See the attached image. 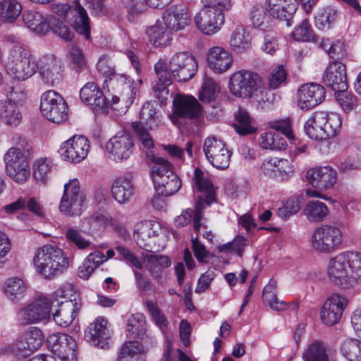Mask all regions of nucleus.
<instances>
[{
  "mask_svg": "<svg viewBox=\"0 0 361 361\" xmlns=\"http://www.w3.org/2000/svg\"><path fill=\"white\" fill-rule=\"evenodd\" d=\"M348 304V298L340 293H334L325 300L320 312L322 322L327 326L337 324Z\"/></svg>",
  "mask_w": 361,
  "mask_h": 361,
  "instance_id": "412c9836",
  "label": "nucleus"
},
{
  "mask_svg": "<svg viewBox=\"0 0 361 361\" xmlns=\"http://www.w3.org/2000/svg\"><path fill=\"white\" fill-rule=\"evenodd\" d=\"M293 39L299 42H309L314 39L313 30L308 20H303L292 33Z\"/></svg>",
  "mask_w": 361,
  "mask_h": 361,
  "instance_id": "052dcab7",
  "label": "nucleus"
},
{
  "mask_svg": "<svg viewBox=\"0 0 361 361\" xmlns=\"http://www.w3.org/2000/svg\"><path fill=\"white\" fill-rule=\"evenodd\" d=\"M22 5L17 0H2L0 1V21L13 23L22 12Z\"/></svg>",
  "mask_w": 361,
  "mask_h": 361,
  "instance_id": "c03bdc74",
  "label": "nucleus"
},
{
  "mask_svg": "<svg viewBox=\"0 0 361 361\" xmlns=\"http://www.w3.org/2000/svg\"><path fill=\"white\" fill-rule=\"evenodd\" d=\"M252 38L244 25H236L231 30L228 45L231 50L237 54H242L247 52L251 48Z\"/></svg>",
  "mask_w": 361,
  "mask_h": 361,
  "instance_id": "c9c22d12",
  "label": "nucleus"
},
{
  "mask_svg": "<svg viewBox=\"0 0 361 361\" xmlns=\"http://www.w3.org/2000/svg\"><path fill=\"white\" fill-rule=\"evenodd\" d=\"M192 182L195 189L204 193L198 197L195 214V230L200 233L201 228H205L204 224L202 223L203 211L215 201V192L209 176L198 168L195 169Z\"/></svg>",
  "mask_w": 361,
  "mask_h": 361,
  "instance_id": "1a4fd4ad",
  "label": "nucleus"
},
{
  "mask_svg": "<svg viewBox=\"0 0 361 361\" xmlns=\"http://www.w3.org/2000/svg\"><path fill=\"white\" fill-rule=\"evenodd\" d=\"M146 306H147V310L149 312L150 314L152 315L153 320L155 322L156 325L161 331H164V329L168 325V321H167L166 317L164 315V314H162L161 312L157 303H155L151 300H147L146 302Z\"/></svg>",
  "mask_w": 361,
  "mask_h": 361,
  "instance_id": "0e129e2a",
  "label": "nucleus"
},
{
  "mask_svg": "<svg viewBox=\"0 0 361 361\" xmlns=\"http://www.w3.org/2000/svg\"><path fill=\"white\" fill-rule=\"evenodd\" d=\"M65 236L67 241L74 244L80 250L85 249L91 245V242L85 239L79 230L73 227L66 228Z\"/></svg>",
  "mask_w": 361,
  "mask_h": 361,
  "instance_id": "680f3d73",
  "label": "nucleus"
},
{
  "mask_svg": "<svg viewBox=\"0 0 361 361\" xmlns=\"http://www.w3.org/2000/svg\"><path fill=\"white\" fill-rule=\"evenodd\" d=\"M140 119L151 129L157 128L161 122L159 111L150 102H146L143 104L140 111Z\"/></svg>",
  "mask_w": 361,
  "mask_h": 361,
  "instance_id": "603ef678",
  "label": "nucleus"
},
{
  "mask_svg": "<svg viewBox=\"0 0 361 361\" xmlns=\"http://www.w3.org/2000/svg\"><path fill=\"white\" fill-rule=\"evenodd\" d=\"M306 178L313 187L326 190L336 183V171L329 166L312 168L307 170Z\"/></svg>",
  "mask_w": 361,
  "mask_h": 361,
  "instance_id": "7c9ffc66",
  "label": "nucleus"
},
{
  "mask_svg": "<svg viewBox=\"0 0 361 361\" xmlns=\"http://www.w3.org/2000/svg\"><path fill=\"white\" fill-rule=\"evenodd\" d=\"M145 355L142 345L136 341L125 343L120 351L118 358H127L128 357H142Z\"/></svg>",
  "mask_w": 361,
  "mask_h": 361,
  "instance_id": "bf43d9fd",
  "label": "nucleus"
},
{
  "mask_svg": "<svg viewBox=\"0 0 361 361\" xmlns=\"http://www.w3.org/2000/svg\"><path fill=\"white\" fill-rule=\"evenodd\" d=\"M0 118L5 125L17 127L22 121L23 115L13 101L7 100L0 103Z\"/></svg>",
  "mask_w": 361,
  "mask_h": 361,
  "instance_id": "79ce46f5",
  "label": "nucleus"
},
{
  "mask_svg": "<svg viewBox=\"0 0 361 361\" xmlns=\"http://www.w3.org/2000/svg\"><path fill=\"white\" fill-rule=\"evenodd\" d=\"M173 111L170 118L173 123H177L179 118H199L202 113V106L192 95L177 94L173 98Z\"/></svg>",
  "mask_w": 361,
  "mask_h": 361,
  "instance_id": "f3484780",
  "label": "nucleus"
},
{
  "mask_svg": "<svg viewBox=\"0 0 361 361\" xmlns=\"http://www.w3.org/2000/svg\"><path fill=\"white\" fill-rule=\"evenodd\" d=\"M43 340L42 331L32 326L21 334L12 345L11 350L18 357H27L39 348Z\"/></svg>",
  "mask_w": 361,
  "mask_h": 361,
  "instance_id": "dca6fc26",
  "label": "nucleus"
},
{
  "mask_svg": "<svg viewBox=\"0 0 361 361\" xmlns=\"http://www.w3.org/2000/svg\"><path fill=\"white\" fill-rule=\"evenodd\" d=\"M55 168L56 166L51 158L39 157L32 164L33 176L37 181L45 183Z\"/></svg>",
  "mask_w": 361,
  "mask_h": 361,
  "instance_id": "37998d69",
  "label": "nucleus"
},
{
  "mask_svg": "<svg viewBox=\"0 0 361 361\" xmlns=\"http://www.w3.org/2000/svg\"><path fill=\"white\" fill-rule=\"evenodd\" d=\"M235 119L234 128L238 134L245 135L256 132L257 128L247 111L240 109L235 114Z\"/></svg>",
  "mask_w": 361,
  "mask_h": 361,
  "instance_id": "09e8293b",
  "label": "nucleus"
},
{
  "mask_svg": "<svg viewBox=\"0 0 361 361\" xmlns=\"http://www.w3.org/2000/svg\"><path fill=\"white\" fill-rule=\"evenodd\" d=\"M269 126L278 132H281L290 140H294L295 137L292 132L290 121L288 119L276 120L269 123Z\"/></svg>",
  "mask_w": 361,
  "mask_h": 361,
  "instance_id": "774afa93",
  "label": "nucleus"
},
{
  "mask_svg": "<svg viewBox=\"0 0 361 361\" xmlns=\"http://www.w3.org/2000/svg\"><path fill=\"white\" fill-rule=\"evenodd\" d=\"M63 193L59 205V211L66 216H75L82 214L85 198L80 192L79 180H70L64 184Z\"/></svg>",
  "mask_w": 361,
  "mask_h": 361,
  "instance_id": "f8f14e48",
  "label": "nucleus"
},
{
  "mask_svg": "<svg viewBox=\"0 0 361 361\" xmlns=\"http://www.w3.org/2000/svg\"><path fill=\"white\" fill-rule=\"evenodd\" d=\"M231 54L221 47L209 49L207 54V64L214 73H223L228 71L233 65Z\"/></svg>",
  "mask_w": 361,
  "mask_h": 361,
  "instance_id": "2f4dec72",
  "label": "nucleus"
},
{
  "mask_svg": "<svg viewBox=\"0 0 361 361\" xmlns=\"http://www.w3.org/2000/svg\"><path fill=\"white\" fill-rule=\"evenodd\" d=\"M343 243V233L339 227L323 224L313 231L310 244L316 252L329 254L338 250Z\"/></svg>",
  "mask_w": 361,
  "mask_h": 361,
  "instance_id": "9d476101",
  "label": "nucleus"
},
{
  "mask_svg": "<svg viewBox=\"0 0 361 361\" xmlns=\"http://www.w3.org/2000/svg\"><path fill=\"white\" fill-rule=\"evenodd\" d=\"M23 19L27 28L37 35H43L49 30L48 20L38 11H25L23 13Z\"/></svg>",
  "mask_w": 361,
  "mask_h": 361,
  "instance_id": "ea45409f",
  "label": "nucleus"
},
{
  "mask_svg": "<svg viewBox=\"0 0 361 361\" xmlns=\"http://www.w3.org/2000/svg\"><path fill=\"white\" fill-rule=\"evenodd\" d=\"M334 96L338 104L345 113L350 112L357 106V97L347 90L336 91Z\"/></svg>",
  "mask_w": 361,
  "mask_h": 361,
  "instance_id": "13d9d810",
  "label": "nucleus"
},
{
  "mask_svg": "<svg viewBox=\"0 0 361 361\" xmlns=\"http://www.w3.org/2000/svg\"><path fill=\"white\" fill-rule=\"evenodd\" d=\"M132 127L140 147L149 150L146 153V157L152 163L150 174L156 191L164 197L174 195L180 189L182 182L173 171L171 164L150 150L154 146V140L143 124L133 123Z\"/></svg>",
  "mask_w": 361,
  "mask_h": 361,
  "instance_id": "f257e3e1",
  "label": "nucleus"
},
{
  "mask_svg": "<svg viewBox=\"0 0 361 361\" xmlns=\"http://www.w3.org/2000/svg\"><path fill=\"white\" fill-rule=\"evenodd\" d=\"M51 295L39 297L18 312V322L22 325L47 322L51 317Z\"/></svg>",
  "mask_w": 361,
  "mask_h": 361,
  "instance_id": "9b49d317",
  "label": "nucleus"
},
{
  "mask_svg": "<svg viewBox=\"0 0 361 361\" xmlns=\"http://www.w3.org/2000/svg\"><path fill=\"white\" fill-rule=\"evenodd\" d=\"M261 170L265 176L279 180H288L294 173L293 166L288 159L278 157L266 159Z\"/></svg>",
  "mask_w": 361,
  "mask_h": 361,
  "instance_id": "393cba45",
  "label": "nucleus"
},
{
  "mask_svg": "<svg viewBox=\"0 0 361 361\" xmlns=\"http://www.w3.org/2000/svg\"><path fill=\"white\" fill-rule=\"evenodd\" d=\"M259 146L264 149L283 150L287 147L286 140L279 133L264 132L258 139Z\"/></svg>",
  "mask_w": 361,
  "mask_h": 361,
  "instance_id": "a18cd8bd",
  "label": "nucleus"
},
{
  "mask_svg": "<svg viewBox=\"0 0 361 361\" xmlns=\"http://www.w3.org/2000/svg\"><path fill=\"white\" fill-rule=\"evenodd\" d=\"M40 110L50 121L61 123L68 118V106L64 99L56 91L48 90L41 96Z\"/></svg>",
  "mask_w": 361,
  "mask_h": 361,
  "instance_id": "ddd939ff",
  "label": "nucleus"
},
{
  "mask_svg": "<svg viewBox=\"0 0 361 361\" xmlns=\"http://www.w3.org/2000/svg\"><path fill=\"white\" fill-rule=\"evenodd\" d=\"M90 142L83 135H73L63 142L59 150L61 159L70 163L84 160L90 151Z\"/></svg>",
  "mask_w": 361,
  "mask_h": 361,
  "instance_id": "6ab92c4d",
  "label": "nucleus"
},
{
  "mask_svg": "<svg viewBox=\"0 0 361 361\" xmlns=\"http://www.w3.org/2000/svg\"><path fill=\"white\" fill-rule=\"evenodd\" d=\"M145 259L146 269L155 279L163 278L165 269L171 264L170 258L162 255H148Z\"/></svg>",
  "mask_w": 361,
  "mask_h": 361,
  "instance_id": "a19ab883",
  "label": "nucleus"
},
{
  "mask_svg": "<svg viewBox=\"0 0 361 361\" xmlns=\"http://www.w3.org/2000/svg\"><path fill=\"white\" fill-rule=\"evenodd\" d=\"M7 175L15 182L25 183L30 176L28 157L6 153L4 156Z\"/></svg>",
  "mask_w": 361,
  "mask_h": 361,
  "instance_id": "5701e85b",
  "label": "nucleus"
},
{
  "mask_svg": "<svg viewBox=\"0 0 361 361\" xmlns=\"http://www.w3.org/2000/svg\"><path fill=\"white\" fill-rule=\"evenodd\" d=\"M67 59L73 69L79 71L85 66V60L82 50L76 45L69 47Z\"/></svg>",
  "mask_w": 361,
  "mask_h": 361,
  "instance_id": "e2e57ef3",
  "label": "nucleus"
},
{
  "mask_svg": "<svg viewBox=\"0 0 361 361\" xmlns=\"http://www.w3.org/2000/svg\"><path fill=\"white\" fill-rule=\"evenodd\" d=\"M80 99L94 111L104 113L108 109L109 102L102 90L93 82L86 83L80 90Z\"/></svg>",
  "mask_w": 361,
  "mask_h": 361,
  "instance_id": "a878e982",
  "label": "nucleus"
},
{
  "mask_svg": "<svg viewBox=\"0 0 361 361\" xmlns=\"http://www.w3.org/2000/svg\"><path fill=\"white\" fill-rule=\"evenodd\" d=\"M195 23L202 33L212 35L218 32L225 21V16L215 8L207 6L204 4L202 9L194 18Z\"/></svg>",
  "mask_w": 361,
  "mask_h": 361,
  "instance_id": "aec40b11",
  "label": "nucleus"
},
{
  "mask_svg": "<svg viewBox=\"0 0 361 361\" xmlns=\"http://www.w3.org/2000/svg\"><path fill=\"white\" fill-rule=\"evenodd\" d=\"M51 308V314L57 325L68 327L73 323L80 305L76 301L72 285H63L53 293Z\"/></svg>",
  "mask_w": 361,
  "mask_h": 361,
  "instance_id": "39448f33",
  "label": "nucleus"
},
{
  "mask_svg": "<svg viewBox=\"0 0 361 361\" xmlns=\"http://www.w3.org/2000/svg\"><path fill=\"white\" fill-rule=\"evenodd\" d=\"M323 82L334 92L348 89L345 66L340 61H332L326 68Z\"/></svg>",
  "mask_w": 361,
  "mask_h": 361,
  "instance_id": "c85d7f7f",
  "label": "nucleus"
},
{
  "mask_svg": "<svg viewBox=\"0 0 361 361\" xmlns=\"http://www.w3.org/2000/svg\"><path fill=\"white\" fill-rule=\"evenodd\" d=\"M302 357L305 361H329V357L323 344L318 341L308 345Z\"/></svg>",
  "mask_w": 361,
  "mask_h": 361,
  "instance_id": "6e6d98bb",
  "label": "nucleus"
},
{
  "mask_svg": "<svg viewBox=\"0 0 361 361\" xmlns=\"http://www.w3.org/2000/svg\"><path fill=\"white\" fill-rule=\"evenodd\" d=\"M203 152L207 161L219 169H227L232 152L225 143L214 136L207 137L204 142Z\"/></svg>",
  "mask_w": 361,
  "mask_h": 361,
  "instance_id": "2eb2a0df",
  "label": "nucleus"
},
{
  "mask_svg": "<svg viewBox=\"0 0 361 361\" xmlns=\"http://www.w3.org/2000/svg\"><path fill=\"white\" fill-rule=\"evenodd\" d=\"M51 8L54 13L69 23L78 34L90 39L89 18L85 9L77 1L72 6L66 3L53 4Z\"/></svg>",
  "mask_w": 361,
  "mask_h": 361,
  "instance_id": "6e6552de",
  "label": "nucleus"
},
{
  "mask_svg": "<svg viewBox=\"0 0 361 361\" xmlns=\"http://www.w3.org/2000/svg\"><path fill=\"white\" fill-rule=\"evenodd\" d=\"M161 18L171 31L184 30L190 23L188 11L184 6H175L166 9Z\"/></svg>",
  "mask_w": 361,
  "mask_h": 361,
  "instance_id": "f704fd0d",
  "label": "nucleus"
},
{
  "mask_svg": "<svg viewBox=\"0 0 361 361\" xmlns=\"http://www.w3.org/2000/svg\"><path fill=\"white\" fill-rule=\"evenodd\" d=\"M0 59L8 75L19 81L31 78L39 68L30 51L20 44L13 35H6L0 40Z\"/></svg>",
  "mask_w": 361,
  "mask_h": 361,
  "instance_id": "f03ea898",
  "label": "nucleus"
},
{
  "mask_svg": "<svg viewBox=\"0 0 361 361\" xmlns=\"http://www.w3.org/2000/svg\"><path fill=\"white\" fill-rule=\"evenodd\" d=\"M324 87L315 83L302 85L298 93V103L301 109L307 110L322 102L325 98Z\"/></svg>",
  "mask_w": 361,
  "mask_h": 361,
  "instance_id": "bb28decb",
  "label": "nucleus"
},
{
  "mask_svg": "<svg viewBox=\"0 0 361 361\" xmlns=\"http://www.w3.org/2000/svg\"><path fill=\"white\" fill-rule=\"evenodd\" d=\"M51 352L62 361H75L77 343L66 334H53L47 338Z\"/></svg>",
  "mask_w": 361,
  "mask_h": 361,
  "instance_id": "4be33fe9",
  "label": "nucleus"
},
{
  "mask_svg": "<svg viewBox=\"0 0 361 361\" xmlns=\"http://www.w3.org/2000/svg\"><path fill=\"white\" fill-rule=\"evenodd\" d=\"M340 349L343 356L348 361H361V339H346Z\"/></svg>",
  "mask_w": 361,
  "mask_h": 361,
  "instance_id": "3c124183",
  "label": "nucleus"
},
{
  "mask_svg": "<svg viewBox=\"0 0 361 361\" xmlns=\"http://www.w3.org/2000/svg\"><path fill=\"white\" fill-rule=\"evenodd\" d=\"M229 89L233 95L240 98H250L264 92L261 76L245 70L236 71L231 75Z\"/></svg>",
  "mask_w": 361,
  "mask_h": 361,
  "instance_id": "0eeeda50",
  "label": "nucleus"
},
{
  "mask_svg": "<svg viewBox=\"0 0 361 361\" xmlns=\"http://www.w3.org/2000/svg\"><path fill=\"white\" fill-rule=\"evenodd\" d=\"M127 331L133 337H140L146 332V321L143 314H132L127 319Z\"/></svg>",
  "mask_w": 361,
  "mask_h": 361,
  "instance_id": "864d4df0",
  "label": "nucleus"
},
{
  "mask_svg": "<svg viewBox=\"0 0 361 361\" xmlns=\"http://www.w3.org/2000/svg\"><path fill=\"white\" fill-rule=\"evenodd\" d=\"M137 92L136 88H130V86H128L126 94H129V96L123 95L121 100L118 96H112L111 102H108V108L111 107L118 114L126 113L127 109L133 103Z\"/></svg>",
  "mask_w": 361,
  "mask_h": 361,
  "instance_id": "de8ad7c7",
  "label": "nucleus"
},
{
  "mask_svg": "<svg viewBox=\"0 0 361 361\" xmlns=\"http://www.w3.org/2000/svg\"><path fill=\"white\" fill-rule=\"evenodd\" d=\"M154 71L159 82L153 85V90L155 97L161 102H164L167 99L169 94L168 86L172 82L170 72L167 69V63L165 61L159 60L154 65Z\"/></svg>",
  "mask_w": 361,
  "mask_h": 361,
  "instance_id": "e433bc0d",
  "label": "nucleus"
},
{
  "mask_svg": "<svg viewBox=\"0 0 361 361\" xmlns=\"http://www.w3.org/2000/svg\"><path fill=\"white\" fill-rule=\"evenodd\" d=\"M171 32L162 18L158 19L147 30L150 42L156 47L166 46L171 39Z\"/></svg>",
  "mask_w": 361,
  "mask_h": 361,
  "instance_id": "58836bf2",
  "label": "nucleus"
},
{
  "mask_svg": "<svg viewBox=\"0 0 361 361\" xmlns=\"http://www.w3.org/2000/svg\"><path fill=\"white\" fill-rule=\"evenodd\" d=\"M115 250L124 261L128 262L137 269H141L142 268V264L140 259L127 247L124 245H117Z\"/></svg>",
  "mask_w": 361,
  "mask_h": 361,
  "instance_id": "338daca9",
  "label": "nucleus"
},
{
  "mask_svg": "<svg viewBox=\"0 0 361 361\" xmlns=\"http://www.w3.org/2000/svg\"><path fill=\"white\" fill-rule=\"evenodd\" d=\"M11 142L12 146L7 150L6 153H13L28 157L30 154L32 147L25 137L18 134L12 136Z\"/></svg>",
  "mask_w": 361,
  "mask_h": 361,
  "instance_id": "5fc2aeb1",
  "label": "nucleus"
},
{
  "mask_svg": "<svg viewBox=\"0 0 361 361\" xmlns=\"http://www.w3.org/2000/svg\"><path fill=\"white\" fill-rule=\"evenodd\" d=\"M27 287V283L23 279L11 277L4 282V293L11 302L16 304L25 298Z\"/></svg>",
  "mask_w": 361,
  "mask_h": 361,
  "instance_id": "4c0bfd02",
  "label": "nucleus"
},
{
  "mask_svg": "<svg viewBox=\"0 0 361 361\" xmlns=\"http://www.w3.org/2000/svg\"><path fill=\"white\" fill-rule=\"evenodd\" d=\"M328 278L336 286L350 289L361 283V252H343L330 259Z\"/></svg>",
  "mask_w": 361,
  "mask_h": 361,
  "instance_id": "7ed1b4c3",
  "label": "nucleus"
},
{
  "mask_svg": "<svg viewBox=\"0 0 361 361\" xmlns=\"http://www.w3.org/2000/svg\"><path fill=\"white\" fill-rule=\"evenodd\" d=\"M107 320L103 317H97L91 323L85 331V339L91 345L100 348L108 347L111 334L106 326Z\"/></svg>",
  "mask_w": 361,
  "mask_h": 361,
  "instance_id": "cd10ccee",
  "label": "nucleus"
},
{
  "mask_svg": "<svg viewBox=\"0 0 361 361\" xmlns=\"http://www.w3.org/2000/svg\"><path fill=\"white\" fill-rule=\"evenodd\" d=\"M32 262L37 274L44 279H53L68 269L70 260L62 249L47 244L36 250Z\"/></svg>",
  "mask_w": 361,
  "mask_h": 361,
  "instance_id": "20e7f679",
  "label": "nucleus"
},
{
  "mask_svg": "<svg viewBox=\"0 0 361 361\" xmlns=\"http://www.w3.org/2000/svg\"><path fill=\"white\" fill-rule=\"evenodd\" d=\"M161 231L158 222L145 221L138 223L134 229L133 239L138 247L151 251L155 239Z\"/></svg>",
  "mask_w": 361,
  "mask_h": 361,
  "instance_id": "b1692460",
  "label": "nucleus"
},
{
  "mask_svg": "<svg viewBox=\"0 0 361 361\" xmlns=\"http://www.w3.org/2000/svg\"><path fill=\"white\" fill-rule=\"evenodd\" d=\"M167 69L170 75L178 82L190 80L197 71V63L195 58L188 52H178L172 56Z\"/></svg>",
  "mask_w": 361,
  "mask_h": 361,
  "instance_id": "4468645a",
  "label": "nucleus"
},
{
  "mask_svg": "<svg viewBox=\"0 0 361 361\" xmlns=\"http://www.w3.org/2000/svg\"><path fill=\"white\" fill-rule=\"evenodd\" d=\"M106 149L109 159L116 162L128 159L134 149L131 135L126 131L118 132L106 142Z\"/></svg>",
  "mask_w": 361,
  "mask_h": 361,
  "instance_id": "a211bd4d",
  "label": "nucleus"
},
{
  "mask_svg": "<svg viewBox=\"0 0 361 361\" xmlns=\"http://www.w3.org/2000/svg\"><path fill=\"white\" fill-rule=\"evenodd\" d=\"M329 214L328 207L319 200L310 201L305 209V214L310 222L323 221Z\"/></svg>",
  "mask_w": 361,
  "mask_h": 361,
  "instance_id": "49530a36",
  "label": "nucleus"
},
{
  "mask_svg": "<svg viewBox=\"0 0 361 361\" xmlns=\"http://www.w3.org/2000/svg\"><path fill=\"white\" fill-rule=\"evenodd\" d=\"M287 73L283 66H278L274 68L269 78V86L271 89H276L286 80Z\"/></svg>",
  "mask_w": 361,
  "mask_h": 361,
  "instance_id": "69168bd1",
  "label": "nucleus"
},
{
  "mask_svg": "<svg viewBox=\"0 0 361 361\" xmlns=\"http://www.w3.org/2000/svg\"><path fill=\"white\" fill-rule=\"evenodd\" d=\"M39 68L44 83L49 86L57 85L63 80L60 61L53 56H44L39 60Z\"/></svg>",
  "mask_w": 361,
  "mask_h": 361,
  "instance_id": "c756f323",
  "label": "nucleus"
},
{
  "mask_svg": "<svg viewBox=\"0 0 361 361\" xmlns=\"http://www.w3.org/2000/svg\"><path fill=\"white\" fill-rule=\"evenodd\" d=\"M219 91L218 84L213 79L205 78L199 94V99L203 102L209 103L215 99Z\"/></svg>",
  "mask_w": 361,
  "mask_h": 361,
  "instance_id": "4d7b16f0",
  "label": "nucleus"
},
{
  "mask_svg": "<svg viewBox=\"0 0 361 361\" xmlns=\"http://www.w3.org/2000/svg\"><path fill=\"white\" fill-rule=\"evenodd\" d=\"M342 120L334 112H314L304 125L307 135L312 140H322L334 137L340 131Z\"/></svg>",
  "mask_w": 361,
  "mask_h": 361,
  "instance_id": "423d86ee",
  "label": "nucleus"
},
{
  "mask_svg": "<svg viewBox=\"0 0 361 361\" xmlns=\"http://www.w3.org/2000/svg\"><path fill=\"white\" fill-rule=\"evenodd\" d=\"M266 9L274 18L286 20L289 26L288 20L298 9V4L295 0H267Z\"/></svg>",
  "mask_w": 361,
  "mask_h": 361,
  "instance_id": "72a5a7b5",
  "label": "nucleus"
},
{
  "mask_svg": "<svg viewBox=\"0 0 361 361\" xmlns=\"http://www.w3.org/2000/svg\"><path fill=\"white\" fill-rule=\"evenodd\" d=\"M337 18V11L331 6L321 8L315 16V25L320 30H328Z\"/></svg>",
  "mask_w": 361,
  "mask_h": 361,
  "instance_id": "8fccbe9b",
  "label": "nucleus"
},
{
  "mask_svg": "<svg viewBox=\"0 0 361 361\" xmlns=\"http://www.w3.org/2000/svg\"><path fill=\"white\" fill-rule=\"evenodd\" d=\"M133 175L131 173L118 177L112 183V196L119 204L129 202L133 195Z\"/></svg>",
  "mask_w": 361,
  "mask_h": 361,
  "instance_id": "473e14b6",
  "label": "nucleus"
}]
</instances>
